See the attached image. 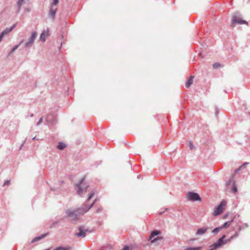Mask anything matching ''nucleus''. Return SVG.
<instances>
[{"label":"nucleus","mask_w":250,"mask_h":250,"mask_svg":"<svg viewBox=\"0 0 250 250\" xmlns=\"http://www.w3.org/2000/svg\"><path fill=\"white\" fill-rule=\"evenodd\" d=\"M248 227H249L248 224L247 223H244L243 224L239 226L238 230V231H240L241 230H243L248 228Z\"/></svg>","instance_id":"nucleus-16"},{"label":"nucleus","mask_w":250,"mask_h":250,"mask_svg":"<svg viewBox=\"0 0 250 250\" xmlns=\"http://www.w3.org/2000/svg\"><path fill=\"white\" fill-rule=\"evenodd\" d=\"M36 36H37V32H33L31 36L29 39L28 41L25 44V48L29 47L33 44Z\"/></svg>","instance_id":"nucleus-6"},{"label":"nucleus","mask_w":250,"mask_h":250,"mask_svg":"<svg viewBox=\"0 0 250 250\" xmlns=\"http://www.w3.org/2000/svg\"><path fill=\"white\" fill-rule=\"evenodd\" d=\"M234 238V237H233V235L231 236L229 239H230V240Z\"/></svg>","instance_id":"nucleus-44"},{"label":"nucleus","mask_w":250,"mask_h":250,"mask_svg":"<svg viewBox=\"0 0 250 250\" xmlns=\"http://www.w3.org/2000/svg\"><path fill=\"white\" fill-rule=\"evenodd\" d=\"M169 210V208H164V211H167V210Z\"/></svg>","instance_id":"nucleus-41"},{"label":"nucleus","mask_w":250,"mask_h":250,"mask_svg":"<svg viewBox=\"0 0 250 250\" xmlns=\"http://www.w3.org/2000/svg\"><path fill=\"white\" fill-rule=\"evenodd\" d=\"M94 192H91V193L89 194V197H88V198H87V199L86 201H89L90 199H91V198L94 196Z\"/></svg>","instance_id":"nucleus-33"},{"label":"nucleus","mask_w":250,"mask_h":250,"mask_svg":"<svg viewBox=\"0 0 250 250\" xmlns=\"http://www.w3.org/2000/svg\"><path fill=\"white\" fill-rule=\"evenodd\" d=\"M16 24H14L11 27L9 28V29H11V31L16 27Z\"/></svg>","instance_id":"nucleus-37"},{"label":"nucleus","mask_w":250,"mask_h":250,"mask_svg":"<svg viewBox=\"0 0 250 250\" xmlns=\"http://www.w3.org/2000/svg\"><path fill=\"white\" fill-rule=\"evenodd\" d=\"M24 0H18L17 3V12L20 13Z\"/></svg>","instance_id":"nucleus-13"},{"label":"nucleus","mask_w":250,"mask_h":250,"mask_svg":"<svg viewBox=\"0 0 250 250\" xmlns=\"http://www.w3.org/2000/svg\"><path fill=\"white\" fill-rule=\"evenodd\" d=\"M84 178L81 179L79 183L76 185L75 189L77 190L78 194L82 196L83 192H85L88 188V185L83 184Z\"/></svg>","instance_id":"nucleus-3"},{"label":"nucleus","mask_w":250,"mask_h":250,"mask_svg":"<svg viewBox=\"0 0 250 250\" xmlns=\"http://www.w3.org/2000/svg\"><path fill=\"white\" fill-rule=\"evenodd\" d=\"M234 220V219H232L230 221H229L228 222H230V223H232Z\"/></svg>","instance_id":"nucleus-45"},{"label":"nucleus","mask_w":250,"mask_h":250,"mask_svg":"<svg viewBox=\"0 0 250 250\" xmlns=\"http://www.w3.org/2000/svg\"><path fill=\"white\" fill-rule=\"evenodd\" d=\"M227 216H228V214H225V215H224V218H225Z\"/></svg>","instance_id":"nucleus-48"},{"label":"nucleus","mask_w":250,"mask_h":250,"mask_svg":"<svg viewBox=\"0 0 250 250\" xmlns=\"http://www.w3.org/2000/svg\"><path fill=\"white\" fill-rule=\"evenodd\" d=\"M55 5H53V2L51 3L50 6L49 12L48 14L49 17L53 20L55 19V17L57 10V8H54V6Z\"/></svg>","instance_id":"nucleus-7"},{"label":"nucleus","mask_w":250,"mask_h":250,"mask_svg":"<svg viewBox=\"0 0 250 250\" xmlns=\"http://www.w3.org/2000/svg\"><path fill=\"white\" fill-rule=\"evenodd\" d=\"M72 250V247L69 246H67L66 247L60 246V247H57L54 249V250Z\"/></svg>","instance_id":"nucleus-15"},{"label":"nucleus","mask_w":250,"mask_h":250,"mask_svg":"<svg viewBox=\"0 0 250 250\" xmlns=\"http://www.w3.org/2000/svg\"><path fill=\"white\" fill-rule=\"evenodd\" d=\"M102 210H103V208L102 207H100L98 209H96V212L99 213L100 212H101Z\"/></svg>","instance_id":"nucleus-34"},{"label":"nucleus","mask_w":250,"mask_h":250,"mask_svg":"<svg viewBox=\"0 0 250 250\" xmlns=\"http://www.w3.org/2000/svg\"><path fill=\"white\" fill-rule=\"evenodd\" d=\"M230 225V222H225L222 226H220V227L222 229H225V228H226L228 227L229 226V225Z\"/></svg>","instance_id":"nucleus-22"},{"label":"nucleus","mask_w":250,"mask_h":250,"mask_svg":"<svg viewBox=\"0 0 250 250\" xmlns=\"http://www.w3.org/2000/svg\"><path fill=\"white\" fill-rule=\"evenodd\" d=\"M25 141H26V139L24 140V141L23 143H22V144L21 145V146H20V149H21V148H22V147L23 146V144H24V143L25 142Z\"/></svg>","instance_id":"nucleus-39"},{"label":"nucleus","mask_w":250,"mask_h":250,"mask_svg":"<svg viewBox=\"0 0 250 250\" xmlns=\"http://www.w3.org/2000/svg\"><path fill=\"white\" fill-rule=\"evenodd\" d=\"M10 180H6L3 183L2 187H4L5 186H9V185H10Z\"/></svg>","instance_id":"nucleus-28"},{"label":"nucleus","mask_w":250,"mask_h":250,"mask_svg":"<svg viewBox=\"0 0 250 250\" xmlns=\"http://www.w3.org/2000/svg\"><path fill=\"white\" fill-rule=\"evenodd\" d=\"M66 146V144H65L64 143H63L62 142H60L59 143V144L57 146V148L59 150H62V149H64V148H65Z\"/></svg>","instance_id":"nucleus-19"},{"label":"nucleus","mask_w":250,"mask_h":250,"mask_svg":"<svg viewBox=\"0 0 250 250\" xmlns=\"http://www.w3.org/2000/svg\"><path fill=\"white\" fill-rule=\"evenodd\" d=\"M161 231L160 230H153L149 236V239H151L153 237H154L155 236H157L160 234H161Z\"/></svg>","instance_id":"nucleus-14"},{"label":"nucleus","mask_w":250,"mask_h":250,"mask_svg":"<svg viewBox=\"0 0 250 250\" xmlns=\"http://www.w3.org/2000/svg\"><path fill=\"white\" fill-rule=\"evenodd\" d=\"M186 197L189 201H201L202 200L200 195L197 193L194 192H188L186 194Z\"/></svg>","instance_id":"nucleus-4"},{"label":"nucleus","mask_w":250,"mask_h":250,"mask_svg":"<svg viewBox=\"0 0 250 250\" xmlns=\"http://www.w3.org/2000/svg\"><path fill=\"white\" fill-rule=\"evenodd\" d=\"M42 121H43V117H41V118L39 119V120L38 122L37 123V126L40 125L42 123Z\"/></svg>","instance_id":"nucleus-31"},{"label":"nucleus","mask_w":250,"mask_h":250,"mask_svg":"<svg viewBox=\"0 0 250 250\" xmlns=\"http://www.w3.org/2000/svg\"><path fill=\"white\" fill-rule=\"evenodd\" d=\"M95 203V200L89 206L84 204L81 207L75 209H67L65 211V217L75 222L79 220L81 215L84 214L91 208Z\"/></svg>","instance_id":"nucleus-1"},{"label":"nucleus","mask_w":250,"mask_h":250,"mask_svg":"<svg viewBox=\"0 0 250 250\" xmlns=\"http://www.w3.org/2000/svg\"><path fill=\"white\" fill-rule=\"evenodd\" d=\"M232 191L233 193H236L237 191V187L235 182H233Z\"/></svg>","instance_id":"nucleus-23"},{"label":"nucleus","mask_w":250,"mask_h":250,"mask_svg":"<svg viewBox=\"0 0 250 250\" xmlns=\"http://www.w3.org/2000/svg\"><path fill=\"white\" fill-rule=\"evenodd\" d=\"M164 212H165V211H160V212H159L158 213V214H159V215H162V214H163L164 213Z\"/></svg>","instance_id":"nucleus-40"},{"label":"nucleus","mask_w":250,"mask_h":250,"mask_svg":"<svg viewBox=\"0 0 250 250\" xmlns=\"http://www.w3.org/2000/svg\"><path fill=\"white\" fill-rule=\"evenodd\" d=\"M35 138H36V137H33V138H32V140H34V139H35Z\"/></svg>","instance_id":"nucleus-49"},{"label":"nucleus","mask_w":250,"mask_h":250,"mask_svg":"<svg viewBox=\"0 0 250 250\" xmlns=\"http://www.w3.org/2000/svg\"><path fill=\"white\" fill-rule=\"evenodd\" d=\"M162 239V237H157L155 238H154L153 240H151V243H154L155 241L158 240Z\"/></svg>","instance_id":"nucleus-30"},{"label":"nucleus","mask_w":250,"mask_h":250,"mask_svg":"<svg viewBox=\"0 0 250 250\" xmlns=\"http://www.w3.org/2000/svg\"><path fill=\"white\" fill-rule=\"evenodd\" d=\"M233 182H234L233 181V176L232 175L231 177H230V178L229 179L228 181L226 183V187L229 188V187L230 185V184L232 183L233 184Z\"/></svg>","instance_id":"nucleus-20"},{"label":"nucleus","mask_w":250,"mask_h":250,"mask_svg":"<svg viewBox=\"0 0 250 250\" xmlns=\"http://www.w3.org/2000/svg\"><path fill=\"white\" fill-rule=\"evenodd\" d=\"M23 42V40H22V41H21L19 43V44H17L16 45H15L10 51V54H11L12 53H13L16 49H17L19 46Z\"/></svg>","instance_id":"nucleus-21"},{"label":"nucleus","mask_w":250,"mask_h":250,"mask_svg":"<svg viewBox=\"0 0 250 250\" xmlns=\"http://www.w3.org/2000/svg\"><path fill=\"white\" fill-rule=\"evenodd\" d=\"M239 231H238V230L235 232V234L233 235V237L234 238H237L238 237V236L239 235Z\"/></svg>","instance_id":"nucleus-35"},{"label":"nucleus","mask_w":250,"mask_h":250,"mask_svg":"<svg viewBox=\"0 0 250 250\" xmlns=\"http://www.w3.org/2000/svg\"><path fill=\"white\" fill-rule=\"evenodd\" d=\"M201 249V247H188L186 248L185 250H200Z\"/></svg>","instance_id":"nucleus-24"},{"label":"nucleus","mask_w":250,"mask_h":250,"mask_svg":"<svg viewBox=\"0 0 250 250\" xmlns=\"http://www.w3.org/2000/svg\"><path fill=\"white\" fill-rule=\"evenodd\" d=\"M193 81V76H191L188 81L186 83V86L187 87H189L191 85V84L192 83Z\"/></svg>","instance_id":"nucleus-17"},{"label":"nucleus","mask_w":250,"mask_h":250,"mask_svg":"<svg viewBox=\"0 0 250 250\" xmlns=\"http://www.w3.org/2000/svg\"><path fill=\"white\" fill-rule=\"evenodd\" d=\"M11 32V29H9V28H6L4 30H3L1 33L0 34V35L2 36L3 38L4 35H7Z\"/></svg>","instance_id":"nucleus-18"},{"label":"nucleus","mask_w":250,"mask_h":250,"mask_svg":"<svg viewBox=\"0 0 250 250\" xmlns=\"http://www.w3.org/2000/svg\"><path fill=\"white\" fill-rule=\"evenodd\" d=\"M79 232L76 233L75 235L79 237L83 238L86 236V230L83 229L82 227H80L78 228Z\"/></svg>","instance_id":"nucleus-10"},{"label":"nucleus","mask_w":250,"mask_h":250,"mask_svg":"<svg viewBox=\"0 0 250 250\" xmlns=\"http://www.w3.org/2000/svg\"><path fill=\"white\" fill-rule=\"evenodd\" d=\"M188 146L190 149H192L194 147V146L191 142H189L188 143Z\"/></svg>","instance_id":"nucleus-32"},{"label":"nucleus","mask_w":250,"mask_h":250,"mask_svg":"<svg viewBox=\"0 0 250 250\" xmlns=\"http://www.w3.org/2000/svg\"><path fill=\"white\" fill-rule=\"evenodd\" d=\"M221 230H222V229L220 227H217V228H215L214 229H213L212 230V233L215 234V233H218Z\"/></svg>","instance_id":"nucleus-25"},{"label":"nucleus","mask_w":250,"mask_h":250,"mask_svg":"<svg viewBox=\"0 0 250 250\" xmlns=\"http://www.w3.org/2000/svg\"><path fill=\"white\" fill-rule=\"evenodd\" d=\"M50 250V248L46 249H45V250Z\"/></svg>","instance_id":"nucleus-50"},{"label":"nucleus","mask_w":250,"mask_h":250,"mask_svg":"<svg viewBox=\"0 0 250 250\" xmlns=\"http://www.w3.org/2000/svg\"><path fill=\"white\" fill-rule=\"evenodd\" d=\"M46 120L48 125H52L56 120V117L55 115L50 114L47 116Z\"/></svg>","instance_id":"nucleus-8"},{"label":"nucleus","mask_w":250,"mask_h":250,"mask_svg":"<svg viewBox=\"0 0 250 250\" xmlns=\"http://www.w3.org/2000/svg\"><path fill=\"white\" fill-rule=\"evenodd\" d=\"M226 205V202L224 201H222L221 203L215 208L214 209L213 215L214 216H217L220 215L223 210V207Z\"/></svg>","instance_id":"nucleus-5"},{"label":"nucleus","mask_w":250,"mask_h":250,"mask_svg":"<svg viewBox=\"0 0 250 250\" xmlns=\"http://www.w3.org/2000/svg\"><path fill=\"white\" fill-rule=\"evenodd\" d=\"M209 229L208 227H203L198 229L196 232L197 235H201L204 234L208 229Z\"/></svg>","instance_id":"nucleus-11"},{"label":"nucleus","mask_w":250,"mask_h":250,"mask_svg":"<svg viewBox=\"0 0 250 250\" xmlns=\"http://www.w3.org/2000/svg\"><path fill=\"white\" fill-rule=\"evenodd\" d=\"M248 22L242 19V16L240 13L238 12H235L232 15V21L230 24L231 26H234L235 24H248Z\"/></svg>","instance_id":"nucleus-2"},{"label":"nucleus","mask_w":250,"mask_h":250,"mask_svg":"<svg viewBox=\"0 0 250 250\" xmlns=\"http://www.w3.org/2000/svg\"><path fill=\"white\" fill-rule=\"evenodd\" d=\"M30 116L31 117H33L34 116L33 113H31Z\"/></svg>","instance_id":"nucleus-46"},{"label":"nucleus","mask_w":250,"mask_h":250,"mask_svg":"<svg viewBox=\"0 0 250 250\" xmlns=\"http://www.w3.org/2000/svg\"><path fill=\"white\" fill-rule=\"evenodd\" d=\"M221 66V65L219 62H215L213 64V67L214 68H217L218 67H220Z\"/></svg>","instance_id":"nucleus-26"},{"label":"nucleus","mask_w":250,"mask_h":250,"mask_svg":"<svg viewBox=\"0 0 250 250\" xmlns=\"http://www.w3.org/2000/svg\"><path fill=\"white\" fill-rule=\"evenodd\" d=\"M47 234H48V233H44V234H42L40 236L36 237H35L34 239H33L32 240L31 242L32 243H35V242H37L38 241H39V240H41L42 239V238H44L45 237H46Z\"/></svg>","instance_id":"nucleus-12"},{"label":"nucleus","mask_w":250,"mask_h":250,"mask_svg":"<svg viewBox=\"0 0 250 250\" xmlns=\"http://www.w3.org/2000/svg\"><path fill=\"white\" fill-rule=\"evenodd\" d=\"M249 163H247V162H245V163H244L240 167L239 169H237L235 170V172H237L240 169H242L243 168H244L245 167V166H246L247 165H248Z\"/></svg>","instance_id":"nucleus-27"},{"label":"nucleus","mask_w":250,"mask_h":250,"mask_svg":"<svg viewBox=\"0 0 250 250\" xmlns=\"http://www.w3.org/2000/svg\"><path fill=\"white\" fill-rule=\"evenodd\" d=\"M25 10V11H26V12H29V11H30V9H28V8H26Z\"/></svg>","instance_id":"nucleus-42"},{"label":"nucleus","mask_w":250,"mask_h":250,"mask_svg":"<svg viewBox=\"0 0 250 250\" xmlns=\"http://www.w3.org/2000/svg\"><path fill=\"white\" fill-rule=\"evenodd\" d=\"M142 177L141 175H139L138 176V178H141Z\"/></svg>","instance_id":"nucleus-47"},{"label":"nucleus","mask_w":250,"mask_h":250,"mask_svg":"<svg viewBox=\"0 0 250 250\" xmlns=\"http://www.w3.org/2000/svg\"><path fill=\"white\" fill-rule=\"evenodd\" d=\"M63 181H62L61 182V184H63Z\"/></svg>","instance_id":"nucleus-51"},{"label":"nucleus","mask_w":250,"mask_h":250,"mask_svg":"<svg viewBox=\"0 0 250 250\" xmlns=\"http://www.w3.org/2000/svg\"><path fill=\"white\" fill-rule=\"evenodd\" d=\"M2 39H3V37L0 35V42L2 41Z\"/></svg>","instance_id":"nucleus-43"},{"label":"nucleus","mask_w":250,"mask_h":250,"mask_svg":"<svg viewBox=\"0 0 250 250\" xmlns=\"http://www.w3.org/2000/svg\"><path fill=\"white\" fill-rule=\"evenodd\" d=\"M59 224V221H55L53 222L51 226L50 227L51 228L55 227L57 225Z\"/></svg>","instance_id":"nucleus-29"},{"label":"nucleus","mask_w":250,"mask_h":250,"mask_svg":"<svg viewBox=\"0 0 250 250\" xmlns=\"http://www.w3.org/2000/svg\"><path fill=\"white\" fill-rule=\"evenodd\" d=\"M49 36V34L48 29H47L46 30L44 29L40 35V40L44 42L45 41L46 38Z\"/></svg>","instance_id":"nucleus-9"},{"label":"nucleus","mask_w":250,"mask_h":250,"mask_svg":"<svg viewBox=\"0 0 250 250\" xmlns=\"http://www.w3.org/2000/svg\"><path fill=\"white\" fill-rule=\"evenodd\" d=\"M129 247L128 246H125L123 250H128Z\"/></svg>","instance_id":"nucleus-38"},{"label":"nucleus","mask_w":250,"mask_h":250,"mask_svg":"<svg viewBox=\"0 0 250 250\" xmlns=\"http://www.w3.org/2000/svg\"><path fill=\"white\" fill-rule=\"evenodd\" d=\"M53 5H57L59 2V0H53Z\"/></svg>","instance_id":"nucleus-36"}]
</instances>
